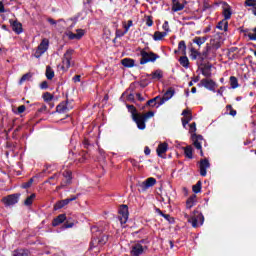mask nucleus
Masks as SVG:
<instances>
[{
  "label": "nucleus",
  "instance_id": "obj_1",
  "mask_svg": "<svg viewBox=\"0 0 256 256\" xmlns=\"http://www.w3.org/2000/svg\"><path fill=\"white\" fill-rule=\"evenodd\" d=\"M91 231L92 240L90 242V249H95V247H103V245L107 244V241H109V235L103 233V231L99 230V228L96 226L92 227Z\"/></svg>",
  "mask_w": 256,
  "mask_h": 256
},
{
  "label": "nucleus",
  "instance_id": "obj_2",
  "mask_svg": "<svg viewBox=\"0 0 256 256\" xmlns=\"http://www.w3.org/2000/svg\"><path fill=\"white\" fill-rule=\"evenodd\" d=\"M152 117H155V112L148 111L144 114H136V116H134L132 120L134 121V123H136L140 131H145V129L147 128V124L145 123H147V121H149V119H151Z\"/></svg>",
  "mask_w": 256,
  "mask_h": 256
},
{
  "label": "nucleus",
  "instance_id": "obj_3",
  "mask_svg": "<svg viewBox=\"0 0 256 256\" xmlns=\"http://www.w3.org/2000/svg\"><path fill=\"white\" fill-rule=\"evenodd\" d=\"M140 65H147V63H155L156 59H160L161 56L155 54V52H147L145 49L140 51Z\"/></svg>",
  "mask_w": 256,
  "mask_h": 256
},
{
  "label": "nucleus",
  "instance_id": "obj_4",
  "mask_svg": "<svg viewBox=\"0 0 256 256\" xmlns=\"http://www.w3.org/2000/svg\"><path fill=\"white\" fill-rule=\"evenodd\" d=\"M49 49V39L44 38L42 39L41 43L38 45L34 57L39 59L47 50Z\"/></svg>",
  "mask_w": 256,
  "mask_h": 256
},
{
  "label": "nucleus",
  "instance_id": "obj_5",
  "mask_svg": "<svg viewBox=\"0 0 256 256\" xmlns=\"http://www.w3.org/2000/svg\"><path fill=\"white\" fill-rule=\"evenodd\" d=\"M119 216L118 219L122 225H125L127 221L129 220V206L123 204L120 206V209L118 210Z\"/></svg>",
  "mask_w": 256,
  "mask_h": 256
},
{
  "label": "nucleus",
  "instance_id": "obj_6",
  "mask_svg": "<svg viewBox=\"0 0 256 256\" xmlns=\"http://www.w3.org/2000/svg\"><path fill=\"white\" fill-rule=\"evenodd\" d=\"M73 53H75V50L73 49H68L63 56V66L62 69L63 71H67V69H69V67H71V60L73 59Z\"/></svg>",
  "mask_w": 256,
  "mask_h": 256
},
{
  "label": "nucleus",
  "instance_id": "obj_7",
  "mask_svg": "<svg viewBox=\"0 0 256 256\" xmlns=\"http://www.w3.org/2000/svg\"><path fill=\"white\" fill-rule=\"evenodd\" d=\"M19 197H21V193L10 194L4 197L2 201L6 207H11V205H17L19 203Z\"/></svg>",
  "mask_w": 256,
  "mask_h": 256
},
{
  "label": "nucleus",
  "instance_id": "obj_8",
  "mask_svg": "<svg viewBox=\"0 0 256 256\" xmlns=\"http://www.w3.org/2000/svg\"><path fill=\"white\" fill-rule=\"evenodd\" d=\"M157 184V179L150 177L146 179L144 182H141L137 185L138 191L145 192L150 187H153Z\"/></svg>",
  "mask_w": 256,
  "mask_h": 256
},
{
  "label": "nucleus",
  "instance_id": "obj_9",
  "mask_svg": "<svg viewBox=\"0 0 256 256\" xmlns=\"http://www.w3.org/2000/svg\"><path fill=\"white\" fill-rule=\"evenodd\" d=\"M147 249V246H143L140 243L133 244L130 250V256H141Z\"/></svg>",
  "mask_w": 256,
  "mask_h": 256
},
{
  "label": "nucleus",
  "instance_id": "obj_10",
  "mask_svg": "<svg viewBox=\"0 0 256 256\" xmlns=\"http://www.w3.org/2000/svg\"><path fill=\"white\" fill-rule=\"evenodd\" d=\"M188 223H191L192 227L197 229L199 225H203V223H205V216H203L201 213L196 216H192L188 219Z\"/></svg>",
  "mask_w": 256,
  "mask_h": 256
},
{
  "label": "nucleus",
  "instance_id": "obj_11",
  "mask_svg": "<svg viewBox=\"0 0 256 256\" xmlns=\"http://www.w3.org/2000/svg\"><path fill=\"white\" fill-rule=\"evenodd\" d=\"M71 201H77V196L73 195L70 198H66L64 200H60L54 204V211H59V209H63V207L69 205Z\"/></svg>",
  "mask_w": 256,
  "mask_h": 256
},
{
  "label": "nucleus",
  "instance_id": "obj_12",
  "mask_svg": "<svg viewBox=\"0 0 256 256\" xmlns=\"http://www.w3.org/2000/svg\"><path fill=\"white\" fill-rule=\"evenodd\" d=\"M198 87H205V89H208V91L215 92V87H217V83H215V81L211 79L204 78L200 81Z\"/></svg>",
  "mask_w": 256,
  "mask_h": 256
},
{
  "label": "nucleus",
  "instance_id": "obj_13",
  "mask_svg": "<svg viewBox=\"0 0 256 256\" xmlns=\"http://www.w3.org/2000/svg\"><path fill=\"white\" fill-rule=\"evenodd\" d=\"M220 5H222V15L224 20L229 21V19H231V15H233L231 6L227 2H220Z\"/></svg>",
  "mask_w": 256,
  "mask_h": 256
},
{
  "label": "nucleus",
  "instance_id": "obj_14",
  "mask_svg": "<svg viewBox=\"0 0 256 256\" xmlns=\"http://www.w3.org/2000/svg\"><path fill=\"white\" fill-rule=\"evenodd\" d=\"M199 167L201 177H207V169L211 167V163H209V160L207 158L201 159L199 162Z\"/></svg>",
  "mask_w": 256,
  "mask_h": 256
},
{
  "label": "nucleus",
  "instance_id": "obj_15",
  "mask_svg": "<svg viewBox=\"0 0 256 256\" xmlns=\"http://www.w3.org/2000/svg\"><path fill=\"white\" fill-rule=\"evenodd\" d=\"M191 139L193 141V145L195 147V149H198V151H201V147L202 143H203V135L201 134H197V133H193L191 135Z\"/></svg>",
  "mask_w": 256,
  "mask_h": 256
},
{
  "label": "nucleus",
  "instance_id": "obj_16",
  "mask_svg": "<svg viewBox=\"0 0 256 256\" xmlns=\"http://www.w3.org/2000/svg\"><path fill=\"white\" fill-rule=\"evenodd\" d=\"M9 23L12 27V31H14V33H16V35H21V33H23V24H21V22H19V20L10 19Z\"/></svg>",
  "mask_w": 256,
  "mask_h": 256
},
{
  "label": "nucleus",
  "instance_id": "obj_17",
  "mask_svg": "<svg viewBox=\"0 0 256 256\" xmlns=\"http://www.w3.org/2000/svg\"><path fill=\"white\" fill-rule=\"evenodd\" d=\"M69 100L62 101L59 105L56 106L57 113H67V111H71L73 106H68Z\"/></svg>",
  "mask_w": 256,
  "mask_h": 256
},
{
  "label": "nucleus",
  "instance_id": "obj_18",
  "mask_svg": "<svg viewBox=\"0 0 256 256\" xmlns=\"http://www.w3.org/2000/svg\"><path fill=\"white\" fill-rule=\"evenodd\" d=\"M168 149H169V144H167L166 142L160 143L156 149V153L158 157H162V159H165L163 155L164 153H167Z\"/></svg>",
  "mask_w": 256,
  "mask_h": 256
},
{
  "label": "nucleus",
  "instance_id": "obj_19",
  "mask_svg": "<svg viewBox=\"0 0 256 256\" xmlns=\"http://www.w3.org/2000/svg\"><path fill=\"white\" fill-rule=\"evenodd\" d=\"M66 220H67V215L60 214L56 218L53 219L52 226L58 227V225H61V223H65Z\"/></svg>",
  "mask_w": 256,
  "mask_h": 256
},
{
  "label": "nucleus",
  "instance_id": "obj_20",
  "mask_svg": "<svg viewBox=\"0 0 256 256\" xmlns=\"http://www.w3.org/2000/svg\"><path fill=\"white\" fill-rule=\"evenodd\" d=\"M207 39H209V36H204V37L195 36L192 39V43H195L196 45H198V47H201V45H204V43L207 42Z\"/></svg>",
  "mask_w": 256,
  "mask_h": 256
},
{
  "label": "nucleus",
  "instance_id": "obj_21",
  "mask_svg": "<svg viewBox=\"0 0 256 256\" xmlns=\"http://www.w3.org/2000/svg\"><path fill=\"white\" fill-rule=\"evenodd\" d=\"M62 175L66 178L65 184H62V186L65 187V185H71V181L73 179V172H71V170H65Z\"/></svg>",
  "mask_w": 256,
  "mask_h": 256
},
{
  "label": "nucleus",
  "instance_id": "obj_22",
  "mask_svg": "<svg viewBox=\"0 0 256 256\" xmlns=\"http://www.w3.org/2000/svg\"><path fill=\"white\" fill-rule=\"evenodd\" d=\"M216 28L219 29L220 31H228L229 22L227 20L223 19L220 22H218Z\"/></svg>",
  "mask_w": 256,
  "mask_h": 256
},
{
  "label": "nucleus",
  "instance_id": "obj_23",
  "mask_svg": "<svg viewBox=\"0 0 256 256\" xmlns=\"http://www.w3.org/2000/svg\"><path fill=\"white\" fill-rule=\"evenodd\" d=\"M195 203H197V195L193 194L186 201L187 209H191L195 205Z\"/></svg>",
  "mask_w": 256,
  "mask_h": 256
},
{
  "label": "nucleus",
  "instance_id": "obj_24",
  "mask_svg": "<svg viewBox=\"0 0 256 256\" xmlns=\"http://www.w3.org/2000/svg\"><path fill=\"white\" fill-rule=\"evenodd\" d=\"M183 150H184V155L187 159H193V147L191 145L183 147Z\"/></svg>",
  "mask_w": 256,
  "mask_h": 256
},
{
  "label": "nucleus",
  "instance_id": "obj_25",
  "mask_svg": "<svg viewBox=\"0 0 256 256\" xmlns=\"http://www.w3.org/2000/svg\"><path fill=\"white\" fill-rule=\"evenodd\" d=\"M158 99H161V96H156L146 102V105L142 107V110H144L146 107H155L157 105Z\"/></svg>",
  "mask_w": 256,
  "mask_h": 256
},
{
  "label": "nucleus",
  "instance_id": "obj_26",
  "mask_svg": "<svg viewBox=\"0 0 256 256\" xmlns=\"http://www.w3.org/2000/svg\"><path fill=\"white\" fill-rule=\"evenodd\" d=\"M164 37H167V32H160V31L154 32V35H153L154 41H163Z\"/></svg>",
  "mask_w": 256,
  "mask_h": 256
},
{
  "label": "nucleus",
  "instance_id": "obj_27",
  "mask_svg": "<svg viewBox=\"0 0 256 256\" xmlns=\"http://www.w3.org/2000/svg\"><path fill=\"white\" fill-rule=\"evenodd\" d=\"M126 107L128 109V112L131 113V118L137 117L139 112L137 111V108L134 105L126 104Z\"/></svg>",
  "mask_w": 256,
  "mask_h": 256
},
{
  "label": "nucleus",
  "instance_id": "obj_28",
  "mask_svg": "<svg viewBox=\"0 0 256 256\" xmlns=\"http://www.w3.org/2000/svg\"><path fill=\"white\" fill-rule=\"evenodd\" d=\"M122 65L123 67H128V68L135 67V60L131 58H124L122 60Z\"/></svg>",
  "mask_w": 256,
  "mask_h": 256
},
{
  "label": "nucleus",
  "instance_id": "obj_29",
  "mask_svg": "<svg viewBox=\"0 0 256 256\" xmlns=\"http://www.w3.org/2000/svg\"><path fill=\"white\" fill-rule=\"evenodd\" d=\"M179 63L185 69H189V58L187 57V55H183L182 57H180L179 58Z\"/></svg>",
  "mask_w": 256,
  "mask_h": 256
},
{
  "label": "nucleus",
  "instance_id": "obj_30",
  "mask_svg": "<svg viewBox=\"0 0 256 256\" xmlns=\"http://www.w3.org/2000/svg\"><path fill=\"white\" fill-rule=\"evenodd\" d=\"M178 51H181L182 55H187V44H185V40H181L178 43Z\"/></svg>",
  "mask_w": 256,
  "mask_h": 256
},
{
  "label": "nucleus",
  "instance_id": "obj_31",
  "mask_svg": "<svg viewBox=\"0 0 256 256\" xmlns=\"http://www.w3.org/2000/svg\"><path fill=\"white\" fill-rule=\"evenodd\" d=\"M183 9H185V4H182L181 2H176L172 6V11H174V13L183 11Z\"/></svg>",
  "mask_w": 256,
  "mask_h": 256
},
{
  "label": "nucleus",
  "instance_id": "obj_32",
  "mask_svg": "<svg viewBox=\"0 0 256 256\" xmlns=\"http://www.w3.org/2000/svg\"><path fill=\"white\" fill-rule=\"evenodd\" d=\"M231 89H237L239 87V80L235 76L229 78Z\"/></svg>",
  "mask_w": 256,
  "mask_h": 256
},
{
  "label": "nucleus",
  "instance_id": "obj_33",
  "mask_svg": "<svg viewBox=\"0 0 256 256\" xmlns=\"http://www.w3.org/2000/svg\"><path fill=\"white\" fill-rule=\"evenodd\" d=\"M173 95H175V89L173 88H169L163 95V98L167 101H169V99H171L173 97Z\"/></svg>",
  "mask_w": 256,
  "mask_h": 256
},
{
  "label": "nucleus",
  "instance_id": "obj_34",
  "mask_svg": "<svg viewBox=\"0 0 256 256\" xmlns=\"http://www.w3.org/2000/svg\"><path fill=\"white\" fill-rule=\"evenodd\" d=\"M152 79H163V70L157 69L156 71L152 72Z\"/></svg>",
  "mask_w": 256,
  "mask_h": 256
},
{
  "label": "nucleus",
  "instance_id": "obj_35",
  "mask_svg": "<svg viewBox=\"0 0 256 256\" xmlns=\"http://www.w3.org/2000/svg\"><path fill=\"white\" fill-rule=\"evenodd\" d=\"M55 77V71L52 70L51 66L46 67V78L51 81Z\"/></svg>",
  "mask_w": 256,
  "mask_h": 256
},
{
  "label": "nucleus",
  "instance_id": "obj_36",
  "mask_svg": "<svg viewBox=\"0 0 256 256\" xmlns=\"http://www.w3.org/2000/svg\"><path fill=\"white\" fill-rule=\"evenodd\" d=\"M210 44L212 45V48L214 49L213 54L215 55V52L217 51V49H221V42H219L215 39H211Z\"/></svg>",
  "mask_w": 256,
  "mask_h": 256
},
{
  "label": "nucleus",
  "instance_id": "obj_37",
  "mask_svg": "<svg viewBox=\"0 0 256 256\" xmlns=\"http://www.w3.org/2000/svg\"><path fill=\"white\" fill-rule=\"evenodd\" d=\"M35 197H36L35 194H31L30 196H28L24 201V205L26 207H31V205H33V201L35 200Z\"/></svg>",
  "mask_w": 256,
  "mask_h": 256
},
{
  "label": "nucleus",
  "instance_id": "obj_38",
  "mask_svg": "<svg viewBox=\"0 0 256 256\" xmlns=\"http://www.w3.org/2000/svg\"><path fill=\"white\" fill-rule=\"evenodd\" d=\"M190 53H191L190 54V59H192V61H196L197 57H199V55H201V52H199L195 48H191Z\"/></svg>",
  "mask_w": 256,
  "mask_h": 256
},
{
  "label": "nucleus",
  "instance_id": "obj_39",
  "mask_svg": "<svg viewBox=\"0 0 256 256\" xmlns=\"http://www.w3.org/2000/svg\"><path fill=\"white\" fill-rule=\"evenodd\" d=\"M122 25L124 28V33H129V29L133 27V20H128L127 22H123Z\"/></svg>",
  "mask_w": 256,
  "mask_h": 256
},
{
  "label": "nucleus",
  "instance_id": "obj_40",
  "mask_svg": "<svg viewBox=\"0 0 256 256\" xmlns=\"http://www.w3.org/2000/svg\"><path fill=\"white\" fill-rule=\"evenodd\" d=\"M213 51H215V50L213 49V45L210 42V43L206 44V46H205V48H204V50L202 52H204V55H208L209 56V54L213 53Z\"/></svg>",
  "mask_w": 256,
  "mask_h": 256
},
{
  "label": "nucleus",
  "instance_id": "obj_41",
  "mask_svg": "<svg viewBox=\"0 0 256 256\" xmlns=\"http://www.w3.org/2000/svg\"><path fill=\"white\" fill-rule=\"evenodd\" d=\"M203 183L201 182V180H199L194 186H192V191L193 193H201V187H202Z\"/></svg>",
  "mask_w": 256,
  "mask_h": 256
},
{
  "label": "nucleus",
  "instance_id": "obj_42",
  "mask_svg": "<svg viewBox=\"0 0 256 256\" xmlns=\"http://www.w3.org/2000/svg\"><path fill=\"white\" fill-rule=\"evenodd\" d=\"M226 111H229L227 113L231 117H235L237 115V110L233 109V106L231 104L226 105Z\"/></svg>",
  "mask_w": 256,
  "mask_h": 256
},
{
  "label": "nucleus",
  "instance_id": "obj_43",
  "mask_svg": "<svg viewBox=\"0 0 256 256\" xmlns=\"http://www.w3.org/2000/svg\"><path fill=\"white\" fill-rule=\"evenodd\" d=\"M31 77H33V75L31 73L24 74L19 81V85H23V83H25V81H29V79H31Z\"/></svg>",
  "mask_w": 256,
  "mask_h": 256
},
{
  "label": "nucleus",
  "instance_id": "obj_44",
  "mask_svg": "<svg viewBox=\"0 0 256 256\" xmlns=\"http://www.w3.org/2000/svg\"><path fill=\"white\" fill-rule=\"evenodd\" d=\"M193 120V115L183 117L181 119L183 127H187L188 123Z\"/></svg>",
  "mask_w": 256,
  "mask_h": 256
},
{
  "label": "nucleus",
  "instance_id": "obj_45",
  "mask_svg": "<svg viewBox=\"0 0 256 256\" xmlns=\"http://www.w3.org/2000/svg\"><path fill=\"white\" fill-rule=\"evenodd\" d=\"M13 256H29V250H23V249L17 250L15 251Z\"/></svg>",
  "mask_w": 256,
  "mask_h": 256
},
{
  "label": "nucleus",
  "instance_id": "obj_46",
  "mask_svg": "<svg viewBox=\"0 0 256 256\" xmlns=\"http://www.w3.org/2000/svg\"><path fill=\"white\" fill-rule=\"evenodd\" d=\"M151 81L147 78H142L139 82L140 87H142L143 89H145V87H147L148 85H150Z\"/></svg>",
  "mask_w": 256,
  "mask_h": 256
},
{
  "label": "nucleus",
  "instance_id": "obj_47",
  "mask_svg": "<svg viewBox=\"0 0 256 256\" xmlns=\"http://www.w3.org/2000/svg\"><path fill=\"white\" fill-rule=\"evenodd\" d=\"M59 178V174H54L52 176H50L48 178V180L46 181V183H50V185H55L54 181H57V179Z\"/></svg>",
  "mask_w": 256,
  "mask_h": 256
},
{
  "label": "nucleus",
  "instance_id": "obj_48",
  "mask_svg": "<svg viewBox=\"0 0 256 256\" xmlns=\"http://www.w3.org/2000/svg\"><path fill=\"white\" fill-rule=\"evenodd\" d=\"M244 7H256V0H245Z\"/></svg>",
  "mask_w": 256,
  "mask_h": 256
},
{
  "label": "nucleus",
  "instance_id": "obj_49",
  "mask_svg": "<svg viewBox=\"0 0 256 256\" xmlns=\"http://www.w3.org/2000/svg\"><path fill=\"white\" fill-rule=\"evenodd\" d=\"M43 99L46 101V103H49V101H53V95L49 92H46L43 94Z\"/></svg>",
  "mask_w": 256,
  "mask_h": 256
},
{
  "label": "nucleus",
  "instance_id": "obj_50",
  "mask_svg": "<svg viewBox=\"0 0 256 256\" xmlns=\"http://www.w3.org/2000/svg\"><path fill=\"white\" fill-rule=\"evenodd\" d=\"M33 185V178H30L27 182L22 184V189H29Z\"/></svg>",
  "mask_w": 256,
  "mask_h": 256
},
{
  "label": "nucleus",
  "instance_id": "obj_51",
  "mask_svg": "<svg viewBox=\"0 0 256 256\" xmlns=\"http://www.w3.org/2000/svg\"><path fill=\"white\" fill-rule=\"evenodd\" d=\"M147 27H153V16H145Z\"/></svg>",
  "mask_w": 256,
  "mask_h": 256
},
{
  "label": "nucleus",
  "instance_id": "obj_52",
  "mask_svg": "<svg viewBox=\"0 0 256 256\" xmlns=\"http://www.w3.org/2000/svg\"><path fill=\"white\" fill-rule=\"evenodd\" d=\"M252 31L253 33H248L247 37H249L250 41H256V27Z\"/></svg>",
  "mask_w": 256,
  "mask_h": 256
},
{
  "label": "nucleus",
  "instance_id": "obj_53",
  "mask_svg": "<svg viewBox=\"0 0 256 256\" xmlns=\"http://www.w3.org/2000/svg\"><path fill=\"white\" fill-rule=\"evenodd\" d=\"M162 29L164 30V33H170L171 29L169 28V22L165 21L162 25Z\"/></svg>",
  "mask_w": 256,
  "mask_h": 256
},
{
  "label": "nucleus",
  "instance_id": "obj_54",
  "mask_svg": "<svg viewBox=\"0 0 256 256\" xmlns=\"http://www.w3.org/2000/svg\"><path fill=\"white\" fill-rule=\"evenodd\" d=\"M163 218L166 219V221H168V223H171V224L175 223V218L171 217V215H169V214L163 215Z\"/></svg>",
  "mask_w": 256,
  "mask_h": 256
},
{
  "label": "nucleus",
  "instance_id": "obj_55",
  "mask_svg": "<svg viewBox=\"0 0 256 256\" xmlns=\"http://www.w3.org/2000/svg\"><path fill=\"white\" fill-rule=\"evenodd\" d=\"M115 35H116V39H117L120 37H125V35H127V33H125V31L117 29Z\"/></svg>",
  "mask_w": 256,
  "mask_h": 256
},
{
  "label": "nucleus",
  "instance_id": "obj_56",
  "mask_svg": "<svg viewBox=\"0 0 256 256\" xmlns=\"http://www.w3.org/2000/svg\"><path fill=\"white\" fill-rule=\"evenodd\" d=\"M73 225H75V223L66 221V222L63 224L62 228H63V229H71V227H73Z\"/></svg>",
  "mask_w": 256,
  "mask_h": 256
},
{
  "label": "nucleus",
  "instance_id": "obj_57",
  "mask_svg": "<svg viewBox=\"0 0 256 256\" xmlns=\"http://www.w3.org/2000/svg\"><path fill=\"white\" fill-rule=\"evenodd\" d=\"M198 59L201 61V63H203V61H205V59H209V55H204V52H200Z\"/></svg>",
  "mask_w": 256,
  "mask_h": 256
},
{
  "label": "nucleus",
  "instance_id": "obj_58",
  "mask_svg": "<svg viewBox=\"0 0 256 256\" xmlns=\"http://www.w3.org/2000/svg\"><path fill=\"white\" fill-rule=\"evenodd\" d=\"M85 35V31L83 29H78L76 33L77 39H81Z\"/></svg>",
  "mask_w": 256,
  "mask_h": 256
},
{
  "label": "nucleus",
  "instance_id": "obj_59",
  "mask_svg": "<svg viewBox=\"0 0 256 256\" xmlns=\"http://www.w3.org/2000/svg\"><path fill=\"white\" fill-rule=\"evenodd\" d=\"M203 66L202 69H204V71H211L213 65L211 63H207V64H201Z\"/></svg>",
  "mask_w": 256,
  "mask_h": 256
},
{
  "label": "nucleus",
  "instance_id": "obj_60",
  "mask_svg": "<svg viewBox=\"0 0 256 256\" xmlns=\"http://www.w3.org/2000/svg\"><path fill=\"white\" fill-rule=\"evenodd\" d=\"M201 71L204 77H211V70L201 69Z\"/></svg>",
  "mask_w": 256,
  "mask_h": 256
},
{
  "label": "nucleus",
  "instance_id": "obj_61",
  "mask_svg": "<svg viewBox=\"0 0 256 256\" xmlns=\"http://www.w3.org/2000/svg\"><path fill=\"white\" fill-rule=\"evenodd\" d=\"M127 101H130V103H135V95L130 93L128 96H127Z\"/></svg>",
  "mask_w": 256,
  "mask_h": 256
},
{
  "label": "nucleus",
  "instance_id": "obj_62",
  "mask_svg": "<svg viewBox=\"0 0 256 256\" xmlns=\"http://www.w3.org/2000/svg\"><path fill=\"white\" fill-rule=\"evenodd\" d=\"M25 105H21L17 108V111H18V115H21V113H25Z\"/></svg>",
  "mask_w": 256,
  "mask_h": 256
},
{
  "label": "nucleus",
  "instance_id": "obj_63",
  "mask_svg": "<svg viewBox=\"0 0 256 256\" xmlns=\"http://www.w3.org/2000/svg\"><path fill=\"white\" fill-rule=\"evenodd\" d=\"M40 89H49V83H47V81H43L40 84Z\"/></svg>",
  "mask_w": 256,
  "mask_h": 256
},
{
  "label": "nucleus",
  "instance_id": "obj_64",
  "mask_svg": "<svg viewBox=\"0 0 256 256\" xmlns=\"http://www.w3.org/2000/svg\"><path fill=\"white\" fill-rule=\"evenodd\" d=\"M68 38L70 40H73V39H77V34L73 33V32H69L68 33Z\"/></svg>",
  "mask_w": 256,
  "mask_h": 256
}]
</instances>
